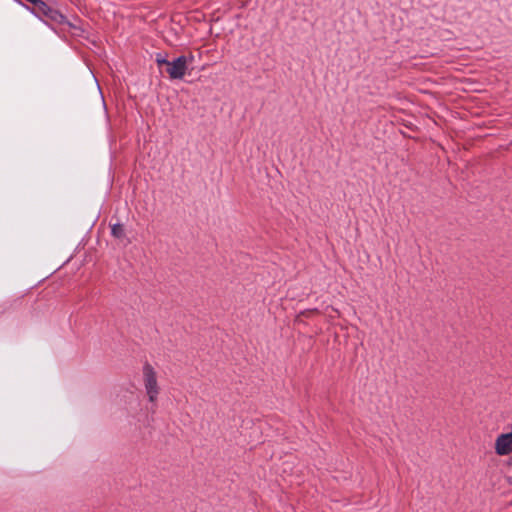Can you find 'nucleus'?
<instances>
[{
    "mask_svg": "<svg viewBox=\"0 0 512 512\" xmlns=\"http://www.w3.org/2000/svg\"><path fill=\"white\" fill-rule=\"evenodd\" d=\"M186 56L188 57V65L194 62V55L192 53Z\"/></svg>",
    "mask_w": 512,
    "mask_h": 512,
    "instance_id": "obj_7",
    "label": "nucleus"
},
{
    "mask_svg": "<svg viewBox=\"0 0 512 512\" xmlns=\"http://www.w3.org/2000/svg\"><path fill=\"white\" fill-rule=\"evenodd\" d=\"M43 16L57 24H65L67 22L66 16L50 6Z\"/></svg>",
    "mask_w": 512,
    "mask_h": 512,
    "instance_id": "obj_4",
    "label": "nucleus"
},
{
    "mask_svg": "<svg viewBox=\"0 0 512 512\" xmlns=\"http://www.w3.org/2000/svg\"><path fill=\"white\" fill-rule=\"evenodd\" d=\"M155 62L159 66H162V65L168 66L170 60L167 59V54L166 53H156L155 54Z\"/></svg>",
    "mask_w": 512,
    "mask_h": 512,
    "instance_id": "obj_6",
    "label": "nucleus"
},
{
    "mask_svg": "<svg viewBox=\"0 0 512 512\" xmlns=\"http://www.w3.org/2000/svg\"><path fill=\"white\" fill-rule=\"evenodd\" d=\"M495 452L499 456H506L512 452V431L502 433L496 438Z\"/></svg>",
    "mask_w": 512,
    "mask_h": 512,
    "instance_id": "obj_3",
    "label": "nucleus"
},
{
    "mask_svg": "<svg viewBox=\"0 0 512 512\" xmlns=\"http://www.w3.org/2000/svg\"><path fill=\"white\" fill-rule=\"evenodd\" d=\"M143 382L146 394L150 402L154 403L159 394V386L157 382V373L152 365L145 362L143 365Z\"/></svg>",
    "mask_w": 512,
    "mask_h": 512,
    "instance_id": "obj_1",
    "label": "nucleus"
},
{
    "mask_svg": "<svg viewBox=\"0 0 512 512\" xmlns=\"http://www.w3.org/2000/svg\"><path fill=\"white\" fill-rule=\"evenodd\" d=\"M111 234L115 237V238H122L124 236V227L122 224L120 223H116L114 225H112L111 227Z\"/></svg>",
    "mask_w": 512,
    "mask_h": 512,
    "instance_id": "obj_5",
    "label": "nucleus"
},
{
    "mask_svg": "<svg viewBox=\"0 0 512 512\" xmlns=\"http://www.w3.org/2000/svg\"><path fill=\"white\" fill-rule=\"evenodd\" d=\"M188 69V57L180 55L169 62L167 73L172 80H182Z\"/></svg>",
    "mask_w": 512,
    "mask_h": 512,
    "instance_id": "obj_2",
    "label": "nucleus"
}]
</instances>
